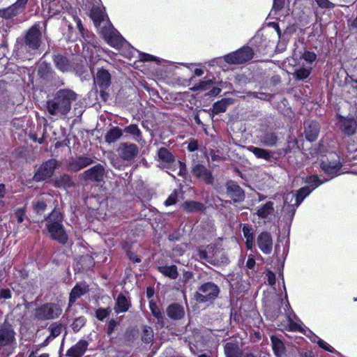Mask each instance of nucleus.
Here are the masks:
<instances>
[{
    "label": "nucleus",
    "instance_id": "obj_34",
    "mask_svg": "<svg viewBox=\"0 0 357 357\" xmlns=\"http://www.w3.org/2000/svg\"><path fill=\"white\" fill-rule=\"evenodd\" d=\"M158 271L162 275L167 276L172 279H176L178 276L177 268L174 265L169 266H160L158 267Z\"/></svg>",
    "mask_w": 357,
    "mask_h": 357
},
{
    "label": "nucleus",
    "instance_id": "obj_4",
    "mask_svg": "<svg viewBox=\"0 0 357 357\" xmlns=\"http://www.w3.org/2000/svg\"><path fill=\"white\" fill-rule=\"evenodd\" d=\"M320 167L331 178L338 176L342 167L340 156L336 153H331L328 156L321 160Z\"/></svg>",
    "mask_w": 357,
    "mask_h": 357
},
{
    "label": "nucleus",
    "instance_id": "obj_53",
    "mask_svg": "<svg viewBox=\"0 0 357 357\" xmlns=\"http://www.w3.org/2000/svg\"><path fill=\"white\" fill-rule=\"evenodd\" d=\"M176 192L172 193L168 198L165 202V204L166 206H171L176 203Z\"/></svg>",
    "mask_w": 357,
    "mask_h": 357
},
{
    "label": "nucleus",
    "instance_id": "obj_58",
    "mask_svg": "<svg viewBox=\"0 0 357 357\" xmlns=\"http://www.w3.org/2000/svg\"><path fill=\"white\" fill-rule=\"evenodd\" d=\"M313 178H314V190L324 183L323 181L320 180L318 175L314 174Z\"/></svg>",
    "mask_w": 357,
    "mask_h": 357
},
{
    "label": "nucleus",
    "instance_id": "obj_22",
    "mask_svg": "<svg viewBox=\"0 0 357 357\" xmlns=\"http://www.w3.org/2000/svg\"><path fill=\"white\" fill-rule=\"evenodd\" d=\"M111 76L109 72L104 69L98 71L95 77V82L100 88L106 89L110 84Z\"/></svg>",
    "mask_w": 357,
    "mask_h": 357
},
{
    "label": "nucleus",
    "instance_id": "obj_62",
    "mask_svg": "<svg viewBox=\"0 0 357 357\" xmlns=\"http://www.w3.org/2000/svg\"><path fill=\"white\" fill-rule=\"evenodd\" d=\"M268 282L271 285H273L275 284V275L272 273H268Z\"/></svg>",
    "mask_w": 357,
    "mask_h": 357
},
{
    "label": "nucleus",
    "instance_id": "obj_28",
    "mask_svg": "<svg viewBox=\"0 0 357 357\" xmlns=\"http://www.w3.org/2000/svg\"><path fill=\"white\" fill-rule=\"evenodd\" d=\"M225 354L226 357H241V352L238 345L236 343L228 342L225 346Z\"/></svg>",
    "mask_w": 357,
    "mask_h": 357
},
{
    "label": "nucleus",
    "instance_id": "obj_63",
    "mask_svg": "<svg viewBox=\"0 0 357 357\" xmlns=\"http://www.w3.org/2000/svg\"><path fill=\"white\" fill-rule=\"evenodd\" d=\"M204 74V70L201 68H196L194 71L195 76L200 77Z\"/></svg>",
    "mask_w": 357,
    "mask_h": 357
},
{
    "label": "nucleus",
    "instance_id": "obj_39",
    "mask_svg": "<svg viewBox=\"0 0 357 357\" xmlns=\"http://www.w3.org/2000/svg\"><path fill=\"white\" fill-rule=\"evenodd\" d=\"M150 310L153 316H154L162 326L163 325V316L162 312H160L158 306L155 303L151 301L149 303Z\"/></svg>",
    "mask_w": 357,
    "mask_h": 357
},
{
    "label": "nucleus",
    "instance_id": "obj_47",
    "mask_svg": "<svg viewBox=\"0 0 357 357\" xmlns=\"http://www.w3.org/2000/svg\"><path fill=\"white\" fill-rule=\"evenodd\" d=\"M33 208L37 213H42L46 208V204L43 201H38L33 204Z\"/></svg>",
    "mask_w": 357,
    "mask_h": 357
},
{
    "label": "nucleus",
    "instance_id": "obj_5",
    "mask_svg": "<svg viewBox=\"0 0 357 357\" xmlns=\"http://www.w3.org/2000/svg\"><path fill=\"white\" fill-rule=\"evenodd\" d=\"M62 311L59 303H46L36 309L34 316L39 320L54 319L61 314Z\"/></svg>",
    "mask_w": 357,
    "mask_h": 357
},
{
    "label": "nucleus",
    "instance_id": "obj_46",
    "mask_svg": "<svg viewBox=\"0 0 357 357\" xmlns=\"http://www.w3.org/2000/svg\"><path fill=\"white\" fill-rule=\"evenodd\" d=\"M318 6L322 8H333L335 5L329 0H315Z\"/></svg>",
    "mask_w": 357,
    "mask_h": 357
},
{
    "label": "nucleus",
    "instance_id": "obj_55",
    "mask_svg": "<svg viewBox=\"0 0 357 357\" xmlns=\"http://www.w3.org/2000/svg\"><path fill=\"white\" fill-rule=\"evenodd\" d=\"M24 214V211L22 208H20V209L17 210V211L15 213V215L17 217V222L19 223H21L24 220V218H23Z\"/></svg>",
    "mask_w": 357,
    "mask_h": 357
},
{
    "label": "nucleus",
    "instance_id": "obj_42",
    "mask_svg": "<svg viewBox=\"0 0 357 357\" xmlns=\"http://www.w3.org/2000/svg\"><path fill=\"white\" fill-rule=\"evenodd\" d=\"M85 323L86 319L82 316H79L74 319L71 324V328L75 332H77L84 326Z\"/></svg>",
    "mask_w": 357,
    "mask_h": 357
},
{
    "label": "nucleus",
    "instance_id": "obj_9",
    "mask_svg": "<svg viewBox=\"0 0 357 357\" xmlns=\"http://www.w3.org/2000/svg\"><path fill=\"white\" fill-rule=\"evenodd\" d=\"M58 165L56 160L52 159L43 163L33 176L36 181H42L52 176L54 169Z\"/></svg>",
    "mask_w": 357,
    "mask_h": 357
},
{
    "label": "nucleus",
    "instance_id": "obj_19",
    "mask_svg": "<svg viewBox=\"0 0 357 357\" xmlns=\"http://www.w3.org/2000/svg\"><path fill=\"white\" fill-rule=\"evenodd\" d=\"M89 346L86 340H79L75 346L72 347L66 354L68 357H82Z\"/></svg>",
    "mask_w": 357,
    "mask_h": 357
},
{
    "label": "nucleus",
    "instance_id": "obj_1",
    "mask_svg": "<svg viewBox=\"0 0 357 357\" xmlns=\"http://www.w3.org/2000/svg\"><path fill=\"white\" fill-rule=\"evenodd\" d=\"M91 17L108 45L117 50L126 48L128 46V43L114 29L107 16L100 8H93L91 11Z\"/></svg>",
    "mask_w": 357,
    "mask_h": 357
},
{
    "label": "nucleus",
    "instance_id": "obj_18",
    "mask_svg": "<svg viewBox=\"0 0 357 357\" xmlns=\"http://www.w3.org/2000/svg\"><path fill=\"white\" fill-rule=\"evenodd\" d=\"M285 307H287V310L284 308V310L287 315V326L288 327L289 330L291 331H299L306 335V331L303 327L298 323L294 321L293 319L294 314H291L292 313L290 310V306L288 303L286 304Z\"/></svg>",
    "mask_w": 357,
    "mask_h": 357
},
{
    "label": "nucleus",
    "instance_id": "obj_16",
    "mask_svg": "<svg viewBox=\"0 0 357 357\" xmlns=\"http://www.w3.org/2000/svg\"><path fill=\"white\" fill-rule=\"evenodd\" d=\"M15 341V333L8 326H0V347L11 344Z\"/></svg>",
    "mask_w": 357,
    "mask_h": 357
},
{
    "label": "nucleus",
    "instance_id": "obj_27",
    "mask_svg": "<svg viewBox=\"0 0 357 357\" xmlns=\"http://www.w3.org/2000/svg\"><path fill=\"white\" fill-rule=\"evenodd\" d=\"M284 207L290 206L292 207L294 211L295 207H297L301 204V198L298 197L296 193L292 192H288L284 195Z\"/></svg>",
    "mask_w": 357,
    "mask_h": 357
},
{
    "label": "nucleus",
    "instance_id": "obj_26",
    "mask_svg": "<svg viewBox=\"0 0 357 357\" xmlns=\"http://www.w3.org/2000/svg\"><path fill=\"white\" fill-rule=\"evenodd\" d=\"M246 149L248 151L252 153L257 158H262L268 161L272 156L271 153L266 149L253 146H248Z\"/></svg>",
    "mask_w": 357,
    "mask_h": 357
},
{
    "label": "nucleus",
    "instance_id": "obj_64",
    "mask_svg": "<svg viewBox=\"0 0 357 357\" xmlns=\"http://www.w3.org/2000/svg\"><path fill=\"white\" fill-rule=\"evenodd\" d=\"M29 357H49V355L47 354H42L40 355H36V354L34 353H31L30 355H29Z\"/></svg>",
    "mask_w": 357,
    "mask_h": 357
},
{
    "label": "nucleus",
    "instance_id": "obj_36",
    "mask_svg": "<svg viewBox=\"0 0 357 357\" xmlns=\"http://www.w3.org/2000/svg\"><path fill=\"white\" fill-rule=\"evenodd\" d=\"M314 342H317L318 346L326 351L334 354L337 351L328 343L321 339L317 335L314 333Z\"/></svg>",
    "mask_w": 357,
    "mask_h": 357
},
{
    "label": "nucleus",
    "instance_id": "obj_44",
    "mask_svg": "<svg viewBox=\"0 0 357 357\" xmlns=\"http://www.w3.org/2000/svg\"><path fill=\"white\" fill-rule=\"evenodd\" d=\"M311 68V67L301 68L295 71L294 75L298 79H303L309 76Z\"/></svg>",
    "mask_w": 357,
    "mask_h": 357
},
{
    "label": "nucleus",
    "instance_id": "obj_59",
    "mask_svg": "<svg viewBox=\"0 0 357 357\" xmlns=\"http://www.w3.org/2000/svg\"><path fill=\"white\" fill-rule=\"evenodd\" d=\"M303 59L309 62V64H311V62L312 61V53L310 52H307L303 55Z\"/></svg>",
    "mask_w": 357,
    "mask_h": 357
},
{
    "label": "nucleus",
    "instance_id": "obj_49",
    "mask_svg": "<svg viewBox=\"0 0 357 357\" xmlns=\"http://www.w3.org/2000/svg\"><path fill=\"white\" fill-rule=\"evenodd\" d=\"M310 190L309 188H301L297 193H296V196L301 198V203L304 199V198L310 193Z\"/></svg>",
    "mask_w": 357,
    "mask_h": 357
},
{
    "label": "nucleus",
    "instance_id": "obj_20",
    "mask_svg": "<svg viewBox=\"0 0 357 357\" xmlns=\"http://www.w3.org/2000/svg\"><path fill=\"white\" fill-rule=\"evenodd\" d=\"M192 174L207 183H211L213 181L211 172L204 165H196L192 169Z\"/></svg>",
    "mask_w": 357,
    "mask_h": 357
},
{
    "label": "nucleus",
    "instance_id": "obj_56",
    "mask_svg": "<svg viewBox=\"0 0 357 357\" xmlns=\"http://www.w3.org/2000/svg\"><path fill=\"white\" fill-rule=\"evenodd\" d=\"M11 297V292L9 289H2L0 291V298L8 299Z\"/></svg>",
    "mask_w": 357,
    "mask_h": 357
},
{
    "label": "nucleus",
    "instance_id": "obj_38",
    "mask_svg": "<svg viewBox=\"0 0 357 357\" xmlns=\"http://www.w3.org/2000/svg\"><path fill=\"white\" fill-rule=\"evenodd\" d=\"M153 338V331L152 328L145 326L142 328V340L146 344L150 343Z\"/></svg>",
    "mask_w": 357,
    "mask_h": 357
},
{
    "label": "nucleus",
    "instance_id": "obj_35",
    "mask_svg": "<svg viewBox=\"0 0 357 357\" xmlns=\"http://www.w3.org/2000/svg\"><path fill=\"white\" fill-rule=\"evenodd\" d=\"M54 63L56 66V67L62 72H66L69 70L70 69V64L68 61V59L61 56V55H56L54 56Z\"/></svg>",
    "mask_w": 357,
    "mask_h": 357
},
{
    "label": "nucleus",
    "instance_id": "obj_30",
    "mask_svg": "<svg viewBox=\"0 0 357 357\" xmlns=\"http://www.w3.org/2000/svg\"><path fill=\"white\" fill-rule=\"evenodd\" d=\"M129 306L130 303L127 298L123 295H119L116 299L114 310L116 313L125 312L128 310Z\"/></svg>",
    "mask_w": 357,
    "mask_h": 357
},
{
    "label": "nucleus",
    "instance_id": "obj_61",
    "mask_svg": "<svg viewBox=\"0 0 357 357\" xmlns=\"http://www.w3.org/2000/svg\"><path fill=\"white\" fill-rule=\"evenodd\" d=\"M348 25H349V27L357 29V15H356V18L354 20H352V21L349 20L348 21Z\"/></svg>",
    "mask_w": 357,
    "mask_h": 357
},
{
    "label": "nucleus",
    "instance_id": "obj_23",
    "mask_svg": "<svg viewBox=\"0 0 357 357\" xmlns=\"http://www.w3.org/2000/svg\"><path fill=\"white\" fill-rule=\"evenodd\" d=\"M135 54H138V57L142 61H151L157 60L154 56L146 53L139 52L133 48L129 50L128 52H122V54L128 59L134 57Z\"/></svg>",
    "mask_w": 357,
    "mask_h": 357
},
{
    "label": "nucleus",
    "instance_id": "obj_33",
    "mask_svg": "<svg viewBox=\"0 0 357 357\" xmlns=\"http://www.w3.org/2000/svg\"><path fill=\"white\" fill-rule=\"evenodd\" d=\"M271 342L273 351L277 357H282L284 352V344L276 336H271Z\"/></svg>",
    "mask_w": 357,
    "mask_h": 357
},
{
    "label": "nucleus",
    "instance_id": "obj_54",
    "mask_svg": "<svg viewBox=\"0 0 357 357\" xmlns=\"http://www.w3.org/2000/svg\"><path fill=\"white\" fill-rule=\"evenodd\" d=\"M27 0H17L15 4L13 5L16 10H18L23 8L26 3Z\"/></svg>",
    "mask_w": 357,
    "mask_h": 357
},
{
    "label": "nucleus",
    "instance_id": "obj_3",
    "mask_svg": "<svg viewBox=\"0 0 357 357\" xmlns=\"http://www.w3.org/2000/svg\"><path fill=\"white\" fill-rule=\"evenodd\" d=\"M63 217L58 211H53L46 218V228L50 237L61 243H65L68 240V235L66 233L62 225Z\"/></svg>",
    "mask_w": 357,
    "mask_h": 357
},
{
    "label": "nucleus",
    "instance_id": "obj_10",
    "mask_svg": "<svg viewBox=\"0 0 357 357\" xmlns=\"http://www.w3.org/2000/svg\"><path fill=\"white\" fill-rule=\"evenodd\" d=\"M259 248L266 254H270L273 250V239L268 232H261L257 237V241Z\"/></svg>",
    "mask_w": 357,
    "mask_h": 357
},
{
    "label": "nucleus",
    "instance_id": "obj_12",
    "mask_svg": "<svg viewBox=\"0 0 357 357\" xmlns=\"http://www.w3.org/2000/svg\"><path fill=\"white\" fill-rule=\"evenodd\" d=\"M87 291V288L85 285H76L71 291L69 298L68 308L66 310V315L68 317H73L74 315L72 312V306L75 301L79 298L82 295L85 294Z\"/></svg>",
    "mask_w": 357,
    "mask_h": 357
},
{
    "label": "nucleus",
    "instance_id": "obj_43",
    "mask_svg": "<svg viewBox=\"0 0 357 357\" xmlns=\"http://www.w3.org/2000/svg\"><path fill=\"white\" fill-rule=\"evenodd\" d=\"M17 13L18 10H16L15 7L13 6L7 8L0 10V16L6 19H9L13 16L16 15Z\"/></svg>",
    "mask_w": 357,
    "mask_h": 357
},
{
    "label": "nucleus",
    "instance_id": "obj_41",
    "mask_svg": "<svg viewBox=\"0 0 357 357\" xmlns=\"http://www.w3.org/2000/svg\"><path fill=\"white\" fill-rule=\"evenodd\" d=\"M213 82L211 79L202 81L191 88L192 91H206L211 87Z\"/></svg>",
    "mask_w": 357,
    "mask_h": 357
},
{
    "label": "nucleus",
    "instance_id": "obj_17",
    "mask_svg": "<svg viewBox=\"0 0 357 357\" xmlns=\"http://www.w3.org/2000/svg\"><path fill=\"white\" fill-rule=\"evenodd\" d=\"M275 212L274 204L272 202H268L266 204L259 206L256 208V214L259 218L270 220L273 216Z\"/></svg>",
    "mask_w": 357,
    "mask_h": 357
},
{
    "label": "nucleus",
    "instance_id": "obj_48",
    "mask_svg": "<svg viewBox=\"0 0 357 357\" xmlns=\"http://www.w3.org/2000/svg\"><path fill=\"white\" fill-rule=\"evenodd\" d=\"M109 313L108 309H98L96 312V315L98 319L102 321L109 315Z\"/></svg>",
    "mask_w": 357,
    "mask_h": 357
},
{
    "label": "nucleus",
    "instance_id": "obj_57",
    "mask_svg": "<svg viewBox=\"0 0 357 357\" xmlns=\"http://www.w3.org/2000/svg\"><path fill=\"white\" fill-rule=\"evenodd\" d=\"M255 266V261L251 256H249L246 262V266L249 269H252Z\"/></svg>",
    "mask_w": 357,
    "mask_h": 357
},
{
    "label": "nucleus",
    "instance_id": "obj_14",
    "mask_svg": "<svg viewBox=\"0 0 357 357\" xmlns=\"http://www.w3.org/2000/svg\"><path fill=\"white\" fill-rule=\"evenodd\" d=\"M40 33L38 25H34L28 31L26 36V44L31 49H37L40 46Z\"/></svg>",
    "mask_w": 357,
    "mask_h": 357
},
{
    "label": "nucleus",
    "instance_id": "obj_52",
    "mask_svg": "<svg viewBox=\"0 0 357 357\" xmlns=\"http://www.w3.org/2000/svg\"><path fill=\"white\" fill-rule=\"evenodd\" d=\"M198 148V142L197 139H190L188 142V149L190 151H194Z\"/></svg>",
    "mask_w": 357,
    "mask_h": 357
},
{
    "label": "nucleus",
    "instance_id": "obj_32",
    "mask_svg": "<svg viewBox=\"0 0 357 357\" xmlns=\"http://www.w3.org/2000/svg\"><path fill=\"white\" fill-rule=\"evenodd\" d=\"M243 234L246 239L245 244L248 249H251L254 243L253 231L251 227L243 225L242 228Z\"/></svg>",
    "mask_w": 357,
    "mask_h": 357
},
{
    "label": "nucleus",
    "instance_id": "obj_15",
    "mask_svg": "<svg viewBox=\"0 0 357 357\" xmlns=\"http://www.w3.org/2000/svg\"><path fill=\"white\" fill-rule=\"evenodd\" d=\"M103 175V167L98 165L85 171L83 174V177L86 181H100L102 180Z\"/></svg>",
    "mask_w": 357,
    "mask_h": 357
},
{
    "label": "nucleus",
    "instance_id": "obj_51",
    "mask_svg": "<svg viewBox=\"0 0 357 357\" xmlns=\"http://www.w3.org/2000/svg\"><path fill=\"white\" fill-rule=\"evenodd\" d=\"M284 3V0H273V10L271 12H277L280 10Z\"/></svg>",
    "mask_w": 357,
    "mask_h": 357
},
{
    "label": "nucleus",
    "instance_id": "obj_40",
    "mask_svg": "<svg viewBox=\"0 0 357 357\" xmlns=\"http://www.w3.org/2000/svg\"><path fill=\"white\" fill-rule=\"evenodd\" d=\"M124 131L126 133L132 135L135 140H138L139 138L141 137V131L139 130L138 127L135 124H132L127 126L125 128Z\"/></svg>",
    "mask_w": 357,
    "mask_h": 357
},
{
    "label": "nucleus",
    "instance_id": "obj_50",
    "mask_svg": "<svg viewBox=\"0 0 357 357\" xmlns=\"http://www.w3.org/2000/svg\"><path fill=\"white\" fill-rule=\"evenodd\" d=\"M197 254L200 259L206 260L208 262H210L212 260V256L209 255L206 250L199 249Z\"/></svg>",
    "mask_w": 357,
    "mask_h": 357
},
{
    "label": "nucleus",
    "instance_id": "obj_2",
    "mask_svg": "<svg viewBox=\"0 0 357 357\" xmlns=\"http://www.w3.org/2000/svg\"><path fill=\"white\" fill-rule=\"evenodd\" d=\"M77 99V94L70 89L59 90L52 100L47 102L48 112L53 116L66 115L71 109V104Z\"/></svg>",
    "mask_w": 357,
    "mask_h": 357
},
{
    "label": "nucleus",
    "instance_id": "obj_45",
    "mask_svg": "<svg viewBox=\"0 0 357 357\" xmlns=\"http://www.w3.org/2000/svg\"><path fill=\"white\" fill-rule=\"evenodd\" d=\"M276 142L277 137L273 133L267 134L263 139V143L268 146H272L275 145Z\"/></svg>",
    "mask_w": 357,
    "mask_h": 357
},
{
    "label": "nucleus",
    "instance_id": "obj_29",
    "mask_svg": "<svg viewBox=\"0 0 357 357\" xmlns=\"http://www.w3.org/2000/svg\"><path fill=\"white\" fill-rule=\"evenodd\" d=\"M183 208L189 213H195L204 209V205L201 202L187 201L182 204Z\"/></svg>",
    "mask_w": 357,
    "mask_h": 357
},
{
    "label": "nucleus",
    "instance_id": "obj_60",
    "mask_svg": "<svg viewBox=\"0 0 357 357\" xmlns=\"http://www.w3.org/2000/svg\"><path fill=\"white\" fill-rule=\"evenodd\" d=\"M75 21H76V23H77V26L80 33L84 36V27H83V26L82 24L81 20L79 19H78V18H76Z\"/></svg>",
    "mask_w": 357,
    "mask_h": 357
},
{
    "label": "nucleus",
    "instance_id": "obj_24",
    "mask_svg": "<svg viewBox=\"0 0 357 357\" xmlns=\"http://www.w3.org/2000/svg\"><path fill=\"white\" fill-rule=\"evenodd\" d=\"M167 313L171 319H180L185 314L183 307L178 304L170 305L167 309Z\"/></svg>",
    "mask_w": 357,
    "mask_h": 357
},
{
    "label": "nucleus",
    "instance_id": "obj_8",
    "mask_svg": "<svg viewBox=\"0 0 357 357\" xmlns=\"http://www.w3.org/2000/svg\"><path fill=\"white\" fill-rule=\"evenodd\" d=\"M253 50L249 47H243L238 50L225 56V61L230 64H241L253 57Z\"/></svg>",
    "mask_w": 357,
    "mask_h": 357
},
{
    "label": "nucleus",
    "instance_id": "obj_31",
    "mask_svg": "<svg viewBox=\"0 0 357 357\" xmlns=\"http://www.w3.org/2000/svg\"><path fill=\"white\" fill-rule=\"evenodd\" d=\"M123 135L122 130L118 127L110 129L105 135V141L111 144L119 139Z\"/></svg>",
    "mask_w": 357,
    "mask_h": 357
},
{
    "label": "nucleus",
    "instance_id": "obj_13",
    "mask_svg": "<svg viewBox=\"0 0 357 357\" xmlns=\"http://www.w3.org/2000/svg\"><path fill=\"white\" fill-rule=\"evenodd\" d=\"M227 192L234 202H241L244 199L245 194L241 188L234 181H229L227 183Z\"/></svg>",
    "mask_w": 357,
    "mask_h": 357
},
{
    "label": "nucleus",
    "instance_id": "obj_37",
    "mask_svg": "<svg viewBox=\"0 0 357 357\" xmlns=\"http://www.w3.org/2000/svg\"><path fill=\"white\" fill-rule=\"evenodd\" d=\"M230 102L226 99H222L220 101L215 102L213 106V114H218L225 112Z\"/></svg>",
    "mask_w": 357,
    "mask_h": 357
},
{
    "label": "nucleus",
    "instance_id": "obj_6",
    "mask_svg": "<svg viewBox=\"0 0 357 357\" xmlns=\"http://www.w3.org/2000/svg\"><path fill=\"white\" fill-rule=\"evenodd\" d=\"M218 287L213 282H206L202 284L195 294L197 302L204 303L215 299L219 294Z\"/></svg>",
    "mask_w": 357,
    "mask_h": 357
},
{
    "label": "nucleus",
    "instance_id": "obj_25",
    "mask_svg": "<svg viewBox=\"0 0 357 357\" xmlns=\"http://www.w3.org/2000/svg\"><path fill=\"white\" fill-rule=\"evenodd\" d=\"M93 163V160L88 157H79L75 160L70 165V169L77 172Z\"/></svg>",
    "mask_w": 357,
    "mask_h": 357
},
{
    "label": "nucleus",
    "instance_id": "obj_11",
    "mask_svg": "<svg viewBox=\"0 0 357 357\" xmlns=\"http://www.w3.org/2000/svg\"><path fill=\"white\" fill-rule=\"evenodd\" d=\"M119 156L126 160H132L138 153V148L135 144L123 143L117 150Z\"/></svg>",
    "mask_w": 357,
    "mask_h": 357
},
{
    "label": "nucleus",
    "instance_id": "obj_7",
    "mask_svg": "<svg viewBox=\"0 0 357 357\" xmlns=\"http://www.w3.org/2000/svg\"><path fill=\"white\" fill-rule=\"evenodd\" d=\"M336 119L339 124V128L344 135L350 137L356 134L357 131L356 116L351 114L344 116L342 114H337Z\"/></svg>",
    "mask_w": 357,
    "mask_h": 357
},
{
    "label": "nucleus",
    "instance_id": "obj_21",
    "mask_svg": "<svg viewBox=\"0 0 357 357\" xmlns=\"http://www.w3.org/2000/svg\"><path fill=\"white\" fill-rule=\"evenodd\" d=\"M158 158L165 167H168L176 162L174 155L166 148L162 147L158 150Z\"/></svg>",
    "mask_w": 357,
    "mask_h": 357
}]
</instances>
